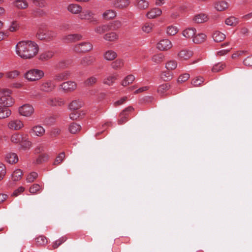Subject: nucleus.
I'll return each mask as SVG.
<instances>
[{
  "instance_id": "f257e3e1",
  "label": "nucleus",
  "mask_w": 252,
  "mask_h": 252,
  "mask_svg": "<svg viewBox=\"0 0 252 252\" xmlns=\"http://www.w3.org/2000/svg\"><path fill=\"white\" fill-rule=\"evenodd\" d=\"M38 51V45L31 40L19 41L15 46L16 54L23 59H32L37 55Z\"/></svg>"
},
{
  "instance_id": "f03ea898",
  "label": "nucleus",
  "mask_w": 252,
  "mask_h": 252,
  "mask_svg": "<svg viewBox=\"0 0 252 252\" xmlns=\"http://www.w3.org/2000/svg\"><path fill=\"white\" fill-rule=\"evenodd\" d=\"M11 94V91L8 89H4L1 92L0 107H8L13 104L14 101Z\"/></svg>"
},
{
  "instance_id": "7ed1b4c3",
  "label": "nucleus",
  "mask_w": 252,
  "mask_h": 252,
  "mask_svg": "<svg viewBox=\"0 0 252 252\" xmlns=\"http://www.w3.org/2000/svg\"><path fill=\"white\" fill-rule=\"evenodd\" d=\"M44 76L43 71L37 69H31L26 72L24 75L25 78L31 82L39 80Z\"/></svg>"
},
{
  "instance_id": "20e7f679",
  "label": "nucleus",
  "mask_w": 252,
  "mask_h": 252,
  "mask_svg": "<svg viewBox=\"0 0 252 252\" xmlns=\"http://www.w3.org/2000/svg\"><path fill=\"white\" fill-rule=\"evenodd\" d=\"M18 112L21 116L31 117L34 112V109L32 105L25 104L19 108Z\"/></svg>"
},
{
  "instance_id": "39448f33",
  "label": "nucleus",
  "mask_w": 252,
  "mask_h": 252,
  "mask_svg": "<svg viewBox=\"0 0 252 252\" xmlns=\"http://www.w3.org/2000/svg\"><path fill=\"white\" fill-rule=\"evenodd\" d=\"M94 16L95 14L92 10L89 9L82 10L79 15V18L82 20H88L90 22H96L97 20Z\"/></svg>"
},
{
  "instance_id": "423d86ee",
  "label": "nucleus",
  "mask_w": 252,
  "mask_h": 252,
  "mask_svg": "<svg viewBox=\"0 0 252 252\" xmlns=\"http://www.w3.org/2000/svg\"><path fill=\"white\" fill-rule=\"evenodd\" d=\"M56 87V84L52 80H47L42 83L40 86V90L46 93L53 91Z\"/></svg>"
},
{
  "instance_id": "0eeeda50",
  "label": "nucleus",
  "mask_w": 252,
  "mask_h": 252,
  "mask_svg": "<svg viewBox=\"0 0 252 252\" xmlns=\"http://www.w3.org/2000/svg\"><path fill=\"white\" fill-rule=\"evenodd\" d=\"M60 87L63 92L71 93L76 89L77 84L74 81H68L62 83Z\"/></svg>"
},
{
  "instance_id": "6e6552de",
  "label": "nucleus",
  "mask_w": 252,
  "mask_h": 252,
  "mask_svg": "<svg viewBox=\"0 0 252 252\" xmlns=\"http://www.w3.org/2000/svg\"><path fill=\"white\" fill-rule=\"evenodd\" d=\"M24 126L22 121L19 119H12L7 123V127L12 130H18Z\"/></svg>"
},
{
  "instance_id": "1a4fd4ad",
  "label": "nucleus",
  "mask_w": 252,
  "mask_h": 252,
  "mask_svg": "<svg viewBox=\"0 0 252 252\" xmlns=\"http://www.w3.org/2000/svg\"><path fill=\"white\" fill-rule=\"evenodd\" d=\"M93 48L92 45L88 42H82L76 44L74 50L77 52H86L90 51Z\"/></svg>"
},
{
  "instance_id": "9d476101",
  "label": "nucleus",
  "mask_w": 252,
  "mask_h": 252,
  "mask_svg": "<svg viewBox=\"0 0 252 252\" xmlns=\"http://www.w3.org/2000/svg\"><path fill=\"white\" fill-rule=\"evenodd\" d=\"M171 41L168 39H163L158 41L157 48L160 51H165L169 50L172 47Z\"/></svg>"
},
{
  "instance_id": "9b49d317",
  "label": "nucleus",
  "mask_w": 252,
  "mask_h": 252,
  "mask_svg": "<svg viewBox=\"0 0 252 252\" xmlns=\"http://www.w3.org/2000/svg\"><path fill=\"white\" fill-rule=\"evenodd\" d=\"M134 109L131 106L125 108L119 115V119L118 121L119 125H123L127 121V118L129 113L133 111Z\"/></svg>"
},
{
  "instance_id": "f8f14e48",
  "label": "nucleus",
  "mask_w": 252,
  "mask_h": 252,
  "mask_svg": "<svg viewBox=\"0 0 252 252\" xmlns=\"http://www.w3.org/2000/svg\"><path fill=\"white\" fill-rule=\"evenodd\" d=\"M29 133L33 136L42 137L45 133V129L42 126L38 125L32 126Z\"/></svg>"
},
{
  "instance_id": "ddd939ff",
  "label": "nucleus",
  "mask_w": 252,
  "mask_h": 252,
  "mask_svg": "<svg viewBox=\"0 0 252 252\" xmlns=\"http://www.w3.org/2000/svg\"><path fill=\"white\" fill-rule=\"evenodd\" d=\"M193 55V52L188 49H183L180 51L178 54V58L180 61H187Z\"/></svg>"
},
{
  "instance_id": "4468645a",
  "label": "nucleus",
  "mask_w": 252,
  "mask_h": 252,
  "mask_svg": "<svg viewBox=\"0 0 252 252\" xmlns=\"http://www.w3.org/2000/svg\"><path fill=\"white\" fill-rule=\"evenodd\" d=\"M84 103L80 99H75L72 100L68 104V108L71 110H76L83 106Z\"/></svg>"
},
{
  "instance_id": "2eb2a0df",
  "label": "nucleus",
  "mask_w": 252,
  "mask_h": 252,
  "mask_svg": "<svg viewBox=\"0 0 252 252\" xmlns=\"http://www.w3.org/2000/svg\"><path fill=\"white\" fill-rule=\"evenodd\" d=\"M196 33V30L193 27H189L182 32V35L187 39H193Z\"/></svg>"
},
{
  "instance_id": "dca6fc26",
  "label": "nucleus",
  "mask_w": 252,
  "mask_h": 252,
  "mask_svg": "<svg viewBox=\"0 0 252 252\" xmlns=\"http://www.w3.org/2000/svg\"><path fill=\"white\" fill-rule=\"evenodd\" d=\"M118 56L117 53L113 50H107L103 54V59L107 61H112L115 60Z\"/></svg>"
},
{
  "instance_id": "f3484780",
  "label": "nucleus",
  "mask_w": 252,
  "mask_h": 252,
  "mask_svg": "<svg viewBox=\"0 0 252 252\" xmlns=\"http://www.w3.org/2000/svg\"><path fill=\"white\" fill-rule=\"evenodd\" d=\"M129 0H115L113 2V6L118 9H125L130 4Z\"/></svg>"
},
{
  "instance_id": "a211bd4d",
  "label": "nucleus",
  "mask_w": 252,
  "mask_h": 252,
  "mask_svg": "<svg viewBox=\"0 0 252 252\" xmlns=\"http://www.w3.org/2000/svg\"><path fill=\"white\" fill-rule=\"evenodd\" d=\"M47 103L52 106H62L65 103L64 101L62 98H50L47 100Z\"/></svg>"
},
{
  "instance_id": "6ab92c4d",
  "label": "nucleus",
  "mask_w": 252,
  "mask_h": 252,
  "mask_svg": "<svg viewBox=\"0 0 252 252\" xmlns=\"http://www.w3.org/2000/svg\"><path fill=\"white\" fill-rule=\"evenodd\" d=\"M165 55L162 53L154 54L151 57V61L155 64H159L164 61Z\"/></svg>"
},
{
  "instance_id": "aec40b11",
  "label": "nucleus",
  "mask_w": 252,
  "mask_h": 252,
  "mask_svg": "<svg viewBox=\"0 0 252 252\" xmlns=\"http://www.w3.org/2000/svg\"><path fill=\"white\" fill-rule=\"evenodd\" d=\"M162 14V10L158 8H154L149 10L146 14L148 19H154Z\"/></svg>"
},
{
  "instance_id": "412c9836",
  "label": "nucleus",
  "mask_w": 252,
  "mask_h": 252,
  "mask_svg": "<svg viewBox=\"0 0 252 252\" xmlns=\"http://www.w3.org/2000/svg\"><path fill=\"white\" fill-rule=\"evenodd\" d=\"M70 75V73L68 71L57 74L55 75L54 80L56 82H61L68 78Z\"/></svg>"
},
{
  "instance_id": "4be33fe9",
  "label": "nucleus",
  "mask_w": 252,
  "mask_h": 252,
  "mask_svg": "<svg viewBox=\"0 0 252 252\" xmlns=\"http://www.w3.org/2000/svg\"><path fill=\"white\" fill-rule=\"evenodd\" d=\"M112 29V25L110 24H105L96 27L94 31L96 33L101 34L104 32L111 30Z\"/></svg>"
},
{
  "instance_id": "5701e85b",
  "label": "nucleus",
  "mask_w": 252,
  "mask_h": 252,
  "mask_svg": "<svg viewBox=\"0 0 252 252\" xmlns=\"http://www.w3.org/2000/svg\"><path fill=\"white\" fill-rule=\"evenodd\" d=\"M67 9L69 12L74 14H80L82 10V7L77 4H70Z\"/></svg>"
},
{
  "instance_id": "b1692460",
  "label": "nucleus",
  "mask_w": 252,
  "mask_h": 252,
  "mask_svg": "<svg viewBox=\"0 0 252 252\" xmlns=\"http://www.w3.org/2000/svg\"><path fill=\"white\" fill-rule=\"evenodd\" d=\"M170 89V85L168 84H163L159 85L158 88V94L163 96L167 94V92Z\"/></svg>"
},
{
  "instance_id": "393cba45",
  "label": "nucleus",
  "mask_w": 252,
  "mask_h": 252,
  "mask_svg": "<svg viewBox=\"0 0 252 252\" xmlns=\"http://www.w3.org/2000/svg\"><path fill=\"white\" fill-rule=\"evenodd\" d=\"M208 16L204 13H199L194 15L192 20L195 23H202L207 21Z\"/></svg>"
},
{
  "instance_id": "a878e982",
  "label": "nucleus",
  "mask_w": 252,
  "mask_h": 252,
  "mask_svg": "<svg viewBox=\"0 0 252 252\" xmlns=\"http://www.w3.org/2000/svg\"><path fill=\"white\" fill-rule=\"evenodd\" d=\"M124 65V61L122 59H118L111 63V68L115 70L122 69Z\"/></svg>"
},
{
  "instance_id": "bb28decb",
  "label": "nucleus",
  "mask_w": 252,
  "mask_h": 252,
  "mask_svg": "<svg viewBox=\"0 0 252 252\" xmlns=\"http://www.w3.org/2000/svg\"><path fill=\"white\" fill-rule=\"evenodd\" d=\"M13 4L19 9H26L29 6V3L26 0H16L13 2Z\"/></svg>"
},
{
  "instance_id": "cd10ccee",
  "label": "nucleus",
  "mask_w": 252,
  "mask_h": 252,
  "mask_svg": "<svg viewBox=\"0 0 252 252\" xmlns=\"http://www.w3.org/2000/svg\"><path fill=\"white\" fill-rule=\"evenodd\" d=\"M207 38V36L203 33H199L195 34L192 39L193 43L196 44H199L204 42Z\"/></svg>"
},
{
  "instance_id": "c85d7f7f",
  "label": "nucleus",
  "mask_w": 252,
  "mask_h": 252,
  "mask_svg": "<svg viewBox=\"0 0 252 252\" xmlns=\"http://www.w3.org/2000/svg\"><path fill=\"white\" fill-rule=\"evenodd\" d=\"M118 75L117 74L110 75L105 78L103 80V84L111 86L113 85L115 80L117 79Z\"/></svg>"
},
{
  "instance_id": "c756f323",
  "label": "nucleus",
  "mask_w": 252,
  "mask_h": 252,
  "mask_svg": "<svg viewBox=\"0 0 252 252\" xmlns=\"http://www.w3.org/2000/svg\"><path fill=\"white\" fill-rule=\"evenodd\" d=\"M225 37V35L219 31H215L212 34V38L216 42L222 41Z\"/></svg>"
},
{
  "instance_id": "7c9ffc66",
  "label": "nucleus",
  "mask_w": 252,
  "mask_h": 252,
  "mask_svg": "<svg viewBox=\"0 0 252 252\" xmlns=\"http://www.w3.org/2000/svg\"><path fill=\"white\" fill-rule=\"evenodd\" d=\"M82 38V36L78 34H69L63 37V39L66 42H72L79 40Z\"/></svg>"
},
{
  "instance_id": "2f4dec72",
  "label": "nucleus",
  "mask_w": 252,
  "mask_h": 252,
  "mask_svg": "<svg viewBox=\"0 0 252 252\" xmlns=\"http://www.w3.org/2000/svg\"><path fill=\"white\" fill-rule=\"evenodd\" d=\"M6 160L10 164L16 163L18 161V158L15 153H8L5 157Z\"/></svg>"
},
{
  "instance_id": "473e14b6",
  "label": "nucleus",
  "mask_w": 252,
  "mask_h": 252,
  "mask_svg": "<svg viewBox=\"0 0 252 252\" xmlns=\"http://www.w3.org/2000/svg\"><path fill=\"white\" fill-rule=\"evenodd\" d=\"M103 38L108 41H114L119 38L118 34L115 32H110L105 34Z\"/></svg>"
},
{
  "instance_id": "72a5a7b5",
  "label": "nucleus",
  "mask_w": 252,
  "mask_h": 252,
  "mask_svg": "<svg viewBox=\"0 0 252 252\" xmlns=\"http://www.w3.org/2000/svg\"><path fill=\"white\" fill-rule=\"evenodd\" d=\"M54 55V53L51 51H48L41 53L39 59L42 61H47L51 59Z\"/></svg>"
},
{
  "instance_id": "f704fd0d",
  "label": "nucleus",
  "mask_w": 252,
  "mask_h": 252,
  "mask_svg": "<svg viewBox=\"0 0 252 252\" xmlns=\"http://www.w3.org/2000/svg\"><path fill=\"white\" fill-rule=\"evenodd\" d=\"M11 112L8 107H0V119L6 118L10 116Z\"/></svg>"
},
{
  "instance_id": "c9c22d12",
  "label": "nucleus",
  "mask_w": 252,
  "mask_h": 252,
  "mask_svg": "<svg viewBox=\"0 0 252 252\" xmlns=\"http://www.w3.org/2000/svg\"><path fill=\"white\" fill-rule=\"evenodd\" d=\"M43 187L42 185L38 184H33L29 189V191L32 194L39 193L42 190Z\"/></svg>"
},
{
  "instance_id": "e433bc0d",
  "label": "nucleus",
  "mask_w": 252,
  "mask_h": 252,
  "mask_svg": "<svg viewBox=\"0 0 252 252\" xmlns=\"http://www.w3.org/2000/svg\"><path fill=\"white\" fill-rule=\"evenodd\" d=\"M22 140L23 137L22 135L17 133L12 134L10 138L11 142L15 144H19Z\"/></svg>"
},
{
  "instance_id": "4c0bfd02",
  "label": "nucleus",
  "mask_w": 252,
  "mask_h": 252,
  "mask_svg": "<svg viewBox=\"0 0 252 252\" xmlns=\"http://www.w3.org/2000/svg\"><path fill=\"white\" fill-rule=\"evenodd\" d=\"M116 16V13L115 10L109 9L105 11L103 14L102 17L104 19L109 20L114 18Z\"/></svg>"
},
{
  "instance_id": "58836bf2",
  "label": "nucleus",
  "mask_w": 252,
  "mask_h": 252,
  "mask_svg": "<svg viewBox=\"0 0 252 252\" xmlns=\"http://www.w3.org/2000/svg\"><path fill=\"white\" fill-rule=\"evenodd\" d=\"M135 80V77L133 75H128L126 76L122 81L121 85L123 86L126 87L132 83Z\"/></svg>"
},
{
  "instance_id": "ea45409f",
  "label": "nucleus",
  "mask_w": 252,
  "mask_h": 252,
  "mask_svg": "<svg viewBox=\"0 0 252 252\" xmlns=\"http://www.w3.org/2000/svg\"><path fill=\"white\" fill-rule=\"evenodd\" d=\"M81 126L75 123L71 124L68 127L69 132L72 134H76L81 130Z\"/></svg>"
},
{
  "instance_id": "a19ab883",
  "label": "nucleus",
  "mask_w": 252,
  "mask_h": 252,
  "mask_svg": "<svg viewBox=\"0 0 252 252\" xmlns=\"http://www.w3.org/2000/svg\"><path fill=\"white\" fill-rule=\"evenodd\" d=\"M177 62L174 60L168 61L165 64L166 68L170 71L175 69L177 67Z\"/></svg>"
},
{
  "instance_id": "79ce46f5",
  "label": "nucleus",
  "mask_w": 252,
  "mask_h": 252,
  "mask_svg": "<svg viewBox=\"0 0 252 252\" xmlns=\"http://www.w3.org/2000/svg\"><path fill=\"white\" fill-rule=\"evenodd\" d=\"M215 7L218 11H223L227 8L228 3L224 1H220L215 4Z\"/></svg>"
},
{
  "instance_id": "37998d69",
  "label": "nucleus",
  "mask_w": 252,
  "mask_h": 252,
  "mask_svg": "<svg viewBox=\"0 0 252 252\" xmlns=\"http://www.w3.org/2000/svg\"><path fill=\"white\" fill-rule=\"evenodd\" d=\"M97 81H98L97 76L96 75H94V76H91V77H89L88 78H87L85 80L84 83H85V85L87 86H93V85H94L95 84H96V82H97Z\"/></svg>"
},
{
  "instance_id": "c03bdc74",
  "label": "nucleus",
  "mask_w": 252,
  "mask_h": 252,
  "mask_svg": "<svg viewBox=\"0 0 252 252\" xmlns=\"http://www.w3.org/2000/svg\"><path fill=\"white\" fill-rule=\"evenodd\" d=\"M20 28L19 22L16 20L12 21L8 27V30L10 32L17 31Z\"/></svg>"
},
{
  "instance_id": "a18cd8bd",
  "label": "nucleus",
  "mask_w": 252,
  "mask_h": 252,
  "mask_svg": "<svg viewBox=\"0 0 252 252\" xmlns=\"http://www.w3.org/2000/svg\"><path fill=\"white\" fill-rule=\"evenodd\" d=\"M95 61V59L93 57L88 56L83 58L81 61V63L83 65H89L92 64Z\"/></svg>"
},
{
  "instance_id": "49530a36",
  "label": "nucleus",
  "mask_w": 252,
  "mask_h": 252,
  "mask_svg": "<svg viewBox=\"0 0 252 252\" xmlns=\"http://www.w3.org/2000/svg\"><path fill=\"white\" fill-rule=\"evenodd\" d=\"M19 144L22 149L24 150H29L31 148L32 146V142L30 141L28 139H24L23 138V140Z\"/></svg>"
},
{
  "instance_id": "de8ad7c7",
  "label": "nucleus",
  "mask_w": 252,
  "mask_h": 252,
  "mask_svg": "<svg viewBox=\"0 0 252 252\" xmlns=\"http://www.w3.org/2000/svg\"><path fill=\"white\" fill-rule=\"evenodd\" d=\"M178 28L175 26H169L166 28V33L169 35H174L178 32Z\"/></svg>"
},
{
  "instance_id": "09e8293b",
  "label": "nucleus",
  "mask_w": 252,
  "mask_h": 252,
  "mask_svg": "<svg viewBox=\"0 0 252 252\" xmlns=\"http://www.w3.org/2000/svg\"><path fill=\"white\" fill-rule=\"evenodd\" d=\"M67 239V238L65 236H63L60 238L59 239L56 240L55 242L53 243L52 248L53 249H56L58 248L60 245L63 243L65 242Z\"/></svg>"
},
{
  "instance_id": "8fccbe9b",
  "label": "nucleus",
  "mask_w": 252,
  "mask_h": 252,
  "mask_svg": "<svg viewBox=\"0 0 252 252\" xmlns=\"http://www.w3.org/2000/svg\"><path fill=\"white\" fill-rule=\"evenodd\" d=\"M22 172L20 169L15 170L11 175V179L13 181H18L22 177Z\"/></svg>"
},
{
  "instance_id": "3c124183",
  "label": "nucleus",
  "mask_w": 252,
  "mask_h": 252,
  "mask_svg": "<svg viewBox=\"0 0 252 252\" xmlns=\"http://www.w3.org/2000/svg\"><path fill=\"white\" fill-rule=\"evenodd\" d=\"M154 27L155 25L154 24L146 23L142 26V30L144 32L148 33L152 32Z\"/></svg>"
},
{
  "instance_id": "603ef678",
  "label": "nucleus",
  "mask_w": 252,
  "mask_h": 252,
  "mask_svg": "<svg viewBox=\"0 0 252 252\" xmlns=\"http://www.w3.org/2000/svg\"><path fill=\"white\" fill-rule=\"evenodd\" d=\"M149 5V2L146 0H137V6L140 9H146Z\"/></svg>"
},
{
  "instance_id": "864d4df0",
  "label": "nucleus",
  "mask_w": 252,
  "mask_h": 252,
  "mask_svg": "<svg viewBox=\"0 0 252 252\" xmlns=\"http://www.w3.org/2000/svg\"><path fill=\"white\" fill-rule=\"evenodd\" d=\"M238 20L234 17L231 16L225 20V24L231 26H235L238 24Z\"/></svg>"
},
{
  "instance_id": "5fc2aeb1",
  "label": "nucleus",
  "mask_w": 252,
  "mask_h": 252,
  "mask_svg": "<svg viewBox=\"0 0 252 252\" xmlns=\"http://www.w3.org/2000/svg\"><path fill=\"white\" fill-rule=\"evenodd\" d=\"M36 243L39 246H43L47 244L48 241L46 237L44 236H39L35 239Z\"/></svg>"
},
{
  "instance_id": "6e6d98bb",
  "label": "nucleus",
  "mask_w": 252,
  "mask_h": 252,
  "mask_svg": "<svg viewBox=\"0 0 252 252\" xmlns=\"http://www.w3.org/2000/svg\"><path fill=\"white\" fill-rule=\"evenodd\" d=\"M172 77L173 74L169 70L163 72L161 75V78L165 81L170 80Z\"/></svg>"
},
{
  "instance_id": "4d7b16f0",
  "label": "nucleus",
  "mask_w": 252,
  "mask_h": 252,
  "mask_svg": "<svg viewBox=\"0 0 252 252\" xmlns=\"http://www.w3.org/2000/svg\"><path fill=\"white\" fill-rule=\"evenodd\" d=\"M45 40H51L55 38L57 36V32L53 31H46Z\"/></svg>"
},
{
  "instance_id": "13d9d810",
  "label": "nucleus",
  "mask_w": 252,
  "mask_h": 252,
  "mask_svg": "<svg viewBox=\"0 0 252 252\" xmlns=\"http://www.w3.org/2000/svg\"><path fill=\"white\" fill-rule=\"evenodd\" d=\"M65 158V154L64 152L61 153L56 158L54 164L55 165H58L61 164L62 161Z\"/></svg>"
},
{
  "instance_id": "bf43d9fd",
  "label": "nucleus",
  "mask_w": 252,
  "mask_h": 252,
  "mask_svg": "<svg viewBox=\"0 0 252 252\" xmlns=\"http://www.w3.org/2000/svg\"><path fill=\"white\" fill-rule=\"evenodd\" d=\"M224 66V64L222 63H218L213 66L212 70L214 72H217L222 70Z\"/></svg>"
},
{
  "instance_id": "052dcab7",
  "label": "nucleus",
  "mask_w": 252,
  "mask_h": 252,
  "mask_svg": "<svg viewBox=\"0 0 252 252\" xmlns=\"http://www.w3.org/2000/svg\"><path fill=\"white\" fill-rule=\"evenodd\" d=\"M204 81L203 78L201 77H197L194 79L191 84L194 87H198L200 86Z\"/></svg>"
},
{
  "instance_id": "680f3d73",
  "label": "nucleus",
  "mask_w": 252,
  "mask_h": 252,
  "mask_svg": "<svg viewBox=\"0 0 252 252\" xmlns=\"http://www.w3.org/2000/svg\"><path fill=\"white\" fill-rule=\"evenodd\" d=\"M38 174L37 173L32 172L27 176V181L28 183H32L37 177Z\"/></svg>"
},
{
  "instance_id": "e2e57ef3",
  "label": "nucleus",
  "mask_w": 252,
  "mask_h": 252,
  "mask_svg": "<svg viewBox=\"0 0 252 252\" xmlns=\"http://www.w3.org/2000/svg\"><path fill=\"white\" fill-rule=\"evenodd\" d=\"M19 75V72L17 70H13L6 73V76L7 78L14 79Z\"/></svg>"
},
{
  "instance_id": "0e129e2a",
  "label": "nucleus",
  "mask_w": 252,
  "mask_h": 252,
  "mask_svg": "<svg viewBox=\"0 0 252 252\" xmlns=\"http://www.w3.org/2000/svg\"><path fill=\"white\" fill-rule=\"evenodd\" d=\"M49 156L46 154H43L39 156L36 160L37 163H41L42 162H45L48 160Z\"/></svg>"
},
{
  "instance_id": "69168bd1",
  "label": "nucleus",
  "mask_w": 252,
  "mask_h": 252,
  "mask_svg": "<svg viewBox=\"0 0 252 252\" xmlns=\"http://www.w3.org/2000/svg\"><path fill=\"white\" fill-rule=\"evenodd\" d=\"M6 174V167L1 162H0V181L5 176Z\"/></svg>"
},
{
  "instance_id": "338daca9",
  "label": "nucleus",
  "mask_w": 252,
  "mask_h": 252,
  "mask_svg": "<svg viewBox=\"0 0 252 252\" xmlns=\"http://www.w3.org/2000/svg\"><path fill=\"white\" fill-rule=\"evenodd\" d=\"M32 14L35 16H44L45 15V12L41 9L36 8L33 10Z\"/></svg>"
},
{
  "instance_id": "774afa93",
  "label": "nucleus",
  "mask_w": 252,
  "mask_h": 252,
  "mask_svg": "<svg viewBox=\"0 0 252 252\" xmlns=\"http://www.w3.org/2000/svg\"><path fill=\"white\" fill-rule=\"evenodd\" d=\"M243 63L246 66H252V55L248 56L243 61Z\"/></svg>"
}]
</instances>
